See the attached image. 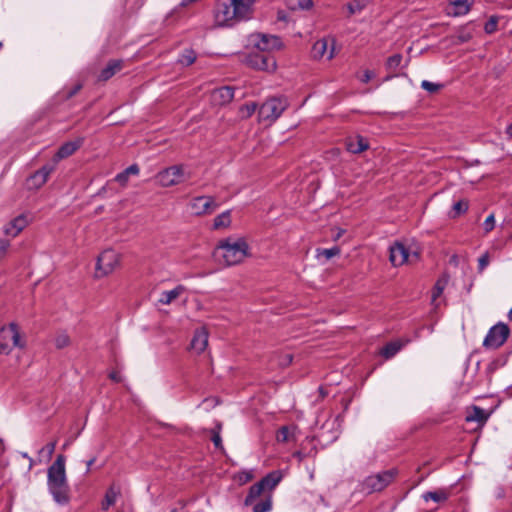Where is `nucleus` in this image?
<instances>
[{
	"instance_id": "nucleus-34",
	"label": "nucleus",
	"mask_w": 512,
	"mask_h": 512,
	"mask_svg": "<svg viewBox=\"0 0 512 512\" xmlns=\"http://www.w3.org/2000/svg\"><path fill=\"white\" fill-rule=\"evenodd\" d=\"M340 254V248L338 246H334L328 249H317V258H324L325 260H330L331 258Z\"/></svg>"
},
{
	"instance_id": "nucleus-7",
	"label": "nucleus",
	"mask_w": 512,
	"mask_h": 512,
	"mask_svg": "<svg viewBox=\"0 0 512 512\" xmlns=\"http://www.w3.org/2000/svg\"><path fill=\"white\" fill-rule=\"evenodd\" d=\"M120 255L113 249L104 250L97 258L96 277H104L112 273L119 265Z\"/></svg>"
},
{
	"instance_id": "nucleus-10",
	"label": "nucleus",
	"mask_w": 512,
	"mask_h": 512,
	"mask_svg": "<svg viewBox=\"0 0 512 512\" xmlns=\"http://www.w3.org/2000/svg\"><path fill=\"white\" fill-rule=\"evenodd\" d=\"M156 179L162 187H171L183 182L186 175L182 165H173L160 171Z\"/></svg>"
},
{
	"instance_id": "nucleus-45",
	"label": "nucleus",
	"mask_w": 512,
	"mask_h": 512,
	"mask_svg": "<svg viewBox=\"0 0 512 512\" xmlns=\"http://www.w3.org/2000/svg\"><path fill=\"white\" fill-rule=\"evenodd\" d=\"M290 429L288 426H282L276 434L278 442H287L290 439Z\"/></svg>"
},
{
	"instance_id": "nucleus-9",
	"label": "nucleus",
	"mask_w": 512,
	"mask_h": 512,
	"mask_svg": "<svg viewBox=\"0 0 512 512\" xmlns=\"http://www.w3.org/2000/svg\"><path fill=\"white\" fill-rule=\"evenodd\" d=\"M509 334V327L504 323H498L489 329L484 338L483 346L486 348L497 349L506 342Z\"/></svg>"
},
{
	"instance_id": "nucleus-54",
	"label": "nucleus",
	"mask_w": 512,
	"mask_h": 512,
	"mask_svg": "<svg viewBox=\"0 0 512 512\" xmlns=\"http://www.w3.org/2000/svg\"><path fill=\"white\" fill-rule=\"evenodd\" d=\"M488 264H489V256L487 253H485L478 259L479 270L482 271L483 269H485L488 266Z\"/></svg>"
},
{
	"instance_id": "nucleus-55",
	"label": "nucleus",
	"mask_w": 512,
	"mask_h": 512,
	"mask_svg": "<svg viewBox=\"0 0 512 512\" xmlns=\"http://www.w3.org/2000/svg\"><path fill=\"white\" fill-rule=\"evenodd\" d=\"M125 172L130 176H137L140 172L139 166L137 164H132L125 169Z\"/></svg>"
},
{
	"instance_id": "nucleus-40",
	"label": "nucleus",
	"mask_w": 512,
	"mask_h": 512,
	"mask_svg": "<svg viewBox=\"0 0 512 512\" xmlns=\"http://www.w3.org/2000/svg\"><path fill=\"white\" fill-rule=\"evenodd\" d=\"M272 508V502L270 498H266L256 503L253 507V512H268Z\"/></svg>"
},
{
	"instance_id": "nucleus-18",
	"label": "nucleus",
	"mask_w": 512,
	"mask_h": 512,
	"mask_svg": "<svg viewBox=\"0 0 512 512\" xmlns=\"http://www.w3.org/2000/svg\"><path fill=\"white\" fill-rule=\"evenodd\" d=\"M208 345V332L205 328L197 329L191 341V349L202 353Z\"/></svg>"
},
{
	"instance_id": "nucleus-15",
	"label": "nucleus",
	"mask_w": 512,
	"mask_h": 512,
	"mask_svg": "<svg viewBox=\"0 0 512 512\" xmlns=\"http://www.w3.org/2000/svg\"><path fill=\"white\" fill-rule=\"evenodd\" d=\"M84 139L83 138H77L73 141H68L62 144L55 155L52 158V161L54 163H58L62 159H65L69 156H71L73 153H75L82 145H83Z\"/></svg>"
},
{
	"instance_id": "nucleus-32",
	"label": "nucleus",
	"mask_w": 512,
	"mask_h": 512,
	"mask_svg": "<svg viewBox=\"0 0 512 512\" xmlns=\"http://www.w3.org/2000/svg\"><path fill=\"white\" fill-rule=\"evenodd\" d=\"M403 56L396 53L386 60L385 68L388 72H396L402 66Z\"/></svg>"
},
{
	"instance_id": "nucleus-26",
	"label": "nucleus",
	"mask_w": 512,
	"mask_h": 512,
	"mask_svg": "<svg viewBox=\"0 0 512 512\" xmlns=\"http://www.w3.org/2000/svg\"><path fill=\"white\" fill-rule=\"evenodd\" d=\"M422 498L424 501H434L436 503L444 502L448 499V493L444 489L436 490V491H427L422 494Z\"/></svg>"
},
{
	"instance_id": "nucleus-1",
	"label": "nucleus",
	"mask_w": 512,
	"mask_h": 512,
	"mask_svg": "<svg viewBox=\"0 0 512 512\" xmlns=\"http://www.w3.org/2000/svg\"><path fill=\"white\" fill-rule=\"evenodd\" d=\"M65 456L59 454L47 470V488L54 502L65 506L70 502V488L66 476Z\"/></svg>"
},
{
	"instance_id": "nucleus-3",
	"label": "nucleus",
	"mask_w": 512,
	"mask_h": 512,
	"mask_svg": "<svg viewBox=\"0 0 512 512\" xmlns=\"http://www.w3.org/2000/svg\"><path fill=\"white\" fill-rule=\"evenodd\" d=\"M289 107V100L285 96H275L266 99L258 108V121L272 125Z\"/></svg>"
},
{
	"instance_id": "nucleus-58",
	"label": "nucleus",
	"mask_w": 512,
	"mask_h": 512,
	"mask_svg": "<svg viewBox=\"0 0 512 512\" xmlns=\"http://www.w3.org/2000/svg\"><path fill=\"white\" fill-rule=\"evenodd\" d=\"M81 89V85L74 86L68 93L67 98L73 97L79 90Z\"/></svg>"
},
{
	"instance_id": "nucleus-27",
	"label": "nucleus",
	"mask_w": 512,
	"mask_h": 512,
	"mask_svg": "<svg viewBox=\"0 0 512 512\" xmlns=\"http://www.w3.org/2000/svg\"><path fill=\"white\" fill-rule=\"evenodd\" d=\"M265 490V487L262 485V483L259 481L255 484H253L250 489H249V492L245 498V505L246 506H249V505H252L253 502L263 493V491Z\"/></svg>"
},
{
	"instance_id": "nucleus-11",
	"label": "nucleus",
	"mask_w": 512,
	"mask_h": 512,
	"mask_svg": "<svg viewBox=\"0 0 512 512\" xmlns=\"http://www.w3.org/2000/svg\"><path fill=\"white\" fill-rule=\"evenodd\" d=\"M233 6L231 0H218L215 8V23L221 27H233L237 24L235 15H233Z\"/></svg>"
},
{
	"instance_id": "nucleus-47",
	"label": "nucleus",
	"mask_w": 512,
	"mask_h": 512,
	"mask_svg": "<svg viewBox=\"0 0 512 512\" xmlns=\"http://www.w3.org/2000/svg\"><path fill=\"white\" fill-rule=\"evenodd\" d=\"M421 87L430 93H434L441 88V85L437 84V83L430 82L428 80H423L421 83Z\"/></svg>"
},
{
	"instance_id": "nucleus-39",
	"label": "nucleus",
	"mask_w": 512,
	"mask_h": 512,
	"mask_svg": "<svg viewBox=\"0 0 512 512\" xmlns=\"http://www.w3.org/2000/svg\"><path fill=\"white\" fill-rule=\"evenodd\" d=\"M468 210V202L464 200L457 201L452 207V216L457 217Z\"/></svg>"
},
{
	"instance_id": "nucleus-17",
	"label": "nucleus",
	"mask_w": 512,
	"mask_h": 512,
	"mask_svg": "<svg viewBox=\"0 0 512 512\" xmlns=\"http://www.w3.org/2000/svg\"><path fill=\"white\" fill-rule=\"evenodd\" d=\"M234 98V89L230 86H223L212 92V100L216 105H226Z\"/></svg>"
},
{
	"instance_id": "nucleus-33",
	"label": "nucleus",
	"mask_w": 512,
	"mask_h": 512,
	"mask_svg": "<svg viewBox=\"0 0 512 512\" xmlns=\"http://www.w3.org/2000/svg\"><path fill=\"white\" fill-rule=\"evenodd\" d=\"M369 0H353L347 4L350 15L361 13L368 5Z\"/></svg>"
},
{
	"instance_id": "nucleus-6",
	"label": "nucleus",
	"mask_w": 512,
	"mask_h": 512,
	"mask_svg": "<svg viewBox=\"0 0 512 512\" xmlns=\"http://www.w3.org/2000/svg\"><path fill=\"white\" fill-rule=\"evenodd\" d=\"M249 45L258 52L270 53L280 50L283 43L280 37L263 33H255L249 36Z\"/></svg>"
},
{
	"instance_id": "nucleus-53",
	"label": "nucleus",
	"mask_w": 512,
	"mask_h": 512,
	"mask_svg": "<svg viewBox=\"0 0 512 512\" xmlns=\"http://www.w3.org/2000/svg\"><path fill=\"white\" fill-rule=\"evenodd\" d=\"M10 245V242L6 239H0V261L6 255L7 249Z\"/></svg>"
},
{
	"instance_id": "nucleus-21",
	"label": "nucleus",
	"mask_w": 512,
	"mask_h": 512,
	"mask_svg": "<svg viewBox=\"0 0 512 512\" xmlns=\"http://www.w3.org/2000/svg\"><path fill=\"white\" fill-rule=\"evenodd\" d=\"M186 288L183 285H177L169 291H163L160 294L158 302L163 305H169L176 300L180 295L185 292Z\"/></svg>"
},
{
	"instance_id": "nucleus-57",
	"label": "nucleus",
	"mask_w": 512,
	"mask_h": 512,
	"mask_svg": "<svg viewBox=\"0 0 512 512\" xmlns=\"http://www.w3.org/2000/svg\"><path fill=\"white\" fill-rule=\"evenodd\" d=\"M109 377L111 380L115 382H120L122 380V377L119 372L113 371L109 374Z\"/></svg>"
},
{
	"instance_id": "nucleus-51",
	"label": "nucleus",
	"mask_w": 512,
	"mask_h": 512,
	"mask_svg": "<svg viewBox=\"0 0 512 512\" xmlns=\"http://www.w3.org/2000/svg\"><path fill=\"white\" fill-rule=\"evenodd\" d=\"M211 440H212V442H213V444H214V446L216 448L223 449L222 438H221L220 433L218 431H214L213 432Z\"/></svg>"
},
{
	"instance_id": "nucleus-56",
	"label": "nucleus",
	"mask_w": 512,
	"mask_h": 512,
	"mask_svg": "<svg viewBox=\"0 0 512 512\" xmlns=\"http://www.w3.org/2000/svg\"><path fill=\"white\" fill-rule=\"evenodd\" d=\"M252 479V474L249 471H243L239 474V480L243 483L248 482Z\"/></svg>"
},
{
	"instance_id": "nucleus-12",
	"label": "nucleus",
	"mask_w": 512,
	"mask_h": 512,
	"mask_svg": "<svg viewBox=\"0 0 512 512\" xmlns=\"http://www.w3.org/2000/svg\"><path fill=\"white\" fill-rule=\"evenodd\" d=\"M219 204L212 196H197L191 199L189 208L191 213L195 216H203L212 214Z\"/></svg>"
},
{
	"instance_id": "nucleus-31",
	"label": "nucleus",
	"mask_w": 512,
	"mask_h": 512,
	"mask_svg": "<svg viewBox=\"0 0 512 512\" xmlns=\"http://www.w3.org/2000/svg\"><path fill=\"white\" fill-rule=\"evenodd\" d=\"M281 479H282V476H281L280 472L273 471V472L267 474L265 477H263L260 480V482L265 487V489L266 488L273 489L278 485V483L281 481Z\"/></svg>"
},
{
	"instance_id": "nucleus-59",
	"label": "nucleus",
	"mask_w": 512,
	"mask_h": 512,
	"mask_svg": "<svg viewBox=\"0 0 512 512\" xmlns=\"http://www.w3.org/2000/svg\"><path fill=\"white\" fill-rule=\"evenodd\" d=\"M95 461H96V457H92L91 459H89L86 462V471H85L86 474L90 472L92 465L95 463Z\"/></svg>"
},
{
	"instance_id": "nucleus-30",
	"label": "nucleus",
	"mask_w": 512,
	"mask_h": 512,
	"mask_svg": "<svg viewBox=\"0 0 512 512\" xmlns=\"http://www.w3.org/2000/svg\"><path fill=\"white\" fill-rule=\"evenodd\" d=\"M402 347L403 344L400 341L389 342L381 349L380 353L383 357L389 359L395 356Z\"/></svg>"
},
{
	"instance_id": "nucleus-14",
	"label": "nucleus",
	"mask_w": 512,
	"mask_h": 512,
	"mask_svg": "<svg viewBox=\"0 0 512 512\" xmlns=\"http://www.w3.org/2000/svg\"><path fill=\"white\" fill-rule=\"evenodd\" d=\"M231 3L237 23L247 21L252 17L256 0H231Z\"/></svg>"
},
{
	"instance_id": "nucleus-16",
	"label": "nucleus",
	"mask_w": 512,
	"mask_h": 512,
	"mask_svg": "<svg viewBox=\"0 0 512 512\" xmlns=\"http://www.w3.org/2000/svg\"><path fill=\"white\" fill-rule=\"evenodd\" d=\"M27 225V217L23 214L19 215L4 226V233L10 237H16Z\"/></svg>"
},
{
	"instance_id": "nucleus-4",
	"label": "nucleus",
	"mask_w": 512,
	"mask_h": 512,
	"mask_svg": "<svg viewBox=\"0 0 512 512\" xmlns=\"http://www.w3.org/2000/svg\"><path fill=\"white\" fill-rule=\"evenodd\" d=\"M26 342L21 338L19 327L11 322L0 328V355H8L13 347L24 348Z\"/></svg>"
},
{
	"instance_id": "nucleus-23",
	"label": "nucleus",
	"mask_w": 512,
	"mask_h": 512,
	"mask_svg": "<svg viewBox=\"0 0 512 512\" xmlns=\"http://www.w3.org/2000/svg\"><path fill=\"white\" fill-rule=\"evenodd\" d=\"M369 147L368 141L366 138L362 136H357L354 139H350L347 142V149L349 152L353 154L361 153L365 150H367Z\"/></svg>"
},
{
	"instance_id": "nucleus-20",
	"label": "nucleus",
	"mask_w": 512,
	"mask_h": 512,
	"mask_svg": "<svg viewBox=\"0 0 512 512\" xmlns=\"http://www.w3.org/2000/svg\"><path fill=\"white\" fill-rule=\"evenodd\" d=\"M123 67L122 60H111L108 62L105 68H103L99 74V80L107 81L119 72Z\"/></svg>"
},
{
	"instance_id": "nucleus-41",
	"label": "nucleus",
	"mask_w": 512,
	"mask_h": 512,
	"mask_svg": "<svg viewBox=\"0 0 512 512\" xmlns=\"http://www.w3.org/2000/svg\"><path fill=\"white\" fill-rule=\"evenodd\" d=\"M47 182L46 179H44L41 174L35 172L29 179L28 183L33 188H40Z\"/></svg>"
},
{
	"instance_id": "nucleus-25",
	"label": "nucleus",
	"mask_w": 512,
	"mask_h": 512,
	"mask_svg": "<svg viewBox=\"0 0 512 512\" xmlns=\"http://www.w3.org/2000/svg\"><path fill=\"white\" fill-rule=\"evenodd\" d=\"M120 494V489L112 485L109 487L105 493L104 500L102 501L101 508L106 511L110 506L114 505L118 496Z\"/></svg>"
},
{
	"instance_id": "nucleus-44",
	"label": "nucleus",
	"mask_w": 512,
	"mask_h": 512,
	"mask_svg": "<svg viewBox=\"0 0 512 512\" xmlns=\"http://www.w3.org/2000/svg\"><path fill=\"white\" fill-rule=\"evenodd\" d=\"M498 26V18L496 16H491L489 20L484 25V31L487 34H492L497 30Z\"/></svg>"
},
{
	"instance_id": "nucleus-62",
	"label": "nucleus",
	"mask_w": 512,
	"mask_h": 512,
	"mask_svg": "<svg viewBox=\"0 0 512 512\" xmlns=\"http://www.w3.org/2000/svg\"><path fill=\"white\" fill-rule=\"evenodd\" d=\"M505 133L509 138H512V123L506 127Z\"/></svg>"
},
{
	"instance_id": "nucleus-63",
	"label": "nucleus",
	"mask_w": 512,
	"mask_h": 512,
	"mask_svg": "<svg viewBox=\"0 0 512 512\" xmlns=\"http://www.w3.org/2000/svg\"><path fill=\"white\" fill-rule=\"evenodd\" d=\"M20 455L27 460L30 458L27 452H21Z\"/></svg>"
},
{
	"instance_id": "nucleus-48",
	"label": "nucleus",
	"mask_w": 512,
	"mask_h": 512,
	"mask_svg": "<svg viewBox=\"0 0 512 512\" xmlns=\"http://www.w3.org/2000/svg\"><path fill=\"white\" fill-rule=\"evenodd\" d=\"M494 226H495V219H494V215L491 214L484 221L483 228H484L485 232H490L491 230H493Z\"/></svg>"
},
{
	"instance_id": "nucleus-8",
	"label": "nucleus",
	"mask_w": 512,
	"mask_h": 512,
	"mask_svg": "<svg viewBox=\"0 0 512 512\" xmlns=\"http://www.w3.org/2000/svg\"><path fill=\"white\" fill-rule=\"evenodd\" d=\"M245 63L251 68L267 72H273L277 67L276 59L272 54L258 51L248 53L245 57Z\"/></svg>"
},
{
	"instance_id": "nucleus-38",
	"label": "nucleus",
	"mask_w": 512,
	"mask_h": 512,
	"mask_svg": "<svg viewBox=\"0 0 512 512\" xmlns=\"http://www.w3.org/2000/svg\"><path fill=\"white\" fill-rule=\"evenodd\" d=\"M55 346L58 349H63L70 344V338L67 333L61 332L59 333L54 340Z\"/></svg>"
},
{
	"instance_id": "nucleus-2",
	"label": "nucleus",
	"mask_w": 512,
	"mask_h": 512,
	"mask_svg": "<svg viewBox=\"0 0 512 512\" xmlns=\"http://www.w3.org/2000/svg\"><path fill=\"white\" fill-rule=\"evenodd\" d=\"M214 256L226 266L237 265L249 256V245L244 238L228 237L216 246Z\"/></svg>"
},
{
	"instance_id": "nucleus-37",
	"label": "nucleus",
	"mask_w": 512,
	"mask_h": 512,
	"mask_svg": "<svg viewBox=\"0 0 512 512\" xmlns=\"http://www.w3.org/2000/svg\"><path fill=\"white\" fill-rule=\"evenodd\" d=\"M313 5L312 0H288V6L295 10L301 9L306 10L311 8Z\"/></svg>"
},
{
	"instance_id": "nucleus-13",
	"label": "nucleus",
	"mask_w": 512,
	"mask_h": 512,
	"mask_svg": "<svg viewBox=\"0 0 512 512\" xmlns=\"http://www.w3.org/2000/svg\"><path fill=\"white\" fill-rule=\"evenodd\" d=\"M419 256L417 251H411L403 243L396 242L389 248V259L393 266H401L408 262L410 258L417 259Z\"/></svg>"
},
{
	"instance_id": "nucleus-5",
	"label": "nucleus",
	"mask_w": 512,
	"mask_h": 512,
	"mask_svg": "<svg viewBox=\"0 0 512 512\" xmlns=\"http://www.w3.org/2000/svg\"><path fill=\"white\" fill-rule=\"evenodd\" d=\"M396 475V469H390L369 475L361 482V491L367 494L382 491L394 480Z\"/></svg>"
},
{
	"instance_id": "nucleus-46",
	"label": "nucleus",
	"mask_w": 512,
	"mask_h": 512,
	"mask_svg": "<svg viewBox=\"0 0 512 512\" xmlns=\"http://www.w3.org/2000/svg\"><path fill=\"white\" fill-rule=\"evenodd\" d=\"M504 364H505L504 360L495 359L488 364L486 371L488 374H493L499 367H502Z\"/></svg>"
},
{
	"instance_id": "nucleus-29",
	"label": "nucleus",
	"mask_w": 512,
	"mask_h": 512,
	"mask_svg": "<svg viewBox=\"0 0 512 512\" xmlns=\"http://www.w3.org/2000/svg\"><path fill=\"white\" fill-rule=\"evenodd\" d=\"M196 58V52L191 48H186L179 54L177 63L187 67L192 65L195 62Z\"/></svg>"
},
{
	"instance_id": "nucleus-49",
	"label": "nucleus",
	"mask_w": 512,
	"mask_h": 512,
	"mask_svg": "<svg viewBox=\"0 0 512 512\" xmlns=\"http://www.w3.org/2000/svg\"><path fill=\"white\" fill-rule=\"evenodd\" d=\"M114 180L120 185L125 186L129 180V175L123 170L115 176Z\"/></svg>"
},
{
	"instance_id": "nucleus-64",
	"label": "nucleus",
	"mask_w": 512,
	"mask_h": 512,
	"mask_svg": "<svg viewBox=\"0 0 512 512\" xmlns=\"http://www.w3.org/2000/svg\"><path fill=\"white\" fill-rule=\"evenodd\" d=\"M509 320L512 321V308L510 309L508 313Z\"/></svg>"
},
{
	"instance_id": "nucleus-42",
	"label": "nucleus",
	"mask_w": 512,
	"mask_h": 512,
	"mask_svg": "<svg viewBox=\"0 0 512 512\" xmlns=\"http://www.w3.org/2000/svg\"><path fill=\"white\" fill-rule=\"evenodd\" d=\"M447 280L445 279H439L435 283V286L433 288L432 292V301L434 302L442 293L446 286Z\"/></svg>"
},
{
	"instance_id": "nucleus-35",
	"label": "nucleus",
	"mask_w": 512,
	"mask_h": 512,
	"mask_svg": "<svg viewBox=\"0 0 512 512\" xmlns=\"http://www.w3.org/2000/svg\"><path fill=\"white\" fill-rule=\"evenodd\" d=\"M257 109L258 107L255 102L246 103L239 108V115L242 119H247L251 117Z\"/></svg>"
},
{
	"instance_id": "nucleus-52",
	"label": "nucleus",
	"mask_w": 512,
	"mask_h": 512,
	"mask_svg": "<svg viewBox=\"0 0 512 512\" xmlns=\"http://www.w3.org/2000/svg\"><path fill=\"white\" fill-rule=\"evenodd\" d=\"M56 442H50L45 447H43L39 453L45 452L48 457H51L55 451Z\"/></svg>"
},
{
	"instance_id": "nucleus-22",
	"label": "nucleus",
	"mask_w": 512,
	"mask_h": 512,
	"mask_svg": "<svg viewBox=\"0 0 512 512\" xmlns=\"http://www.w3.org/2000/svg\"><path fill=\"white\" fill-rule=\"evenodd\" d=\"M449 3L453 7L454 16H463L470 11L473 0H449Z\"/></svg>"
},
{
	"instance_id": "nucleus-19",
	"label": "nucleus",
	"mask_w": 512,
	"mask_h": 512,
	"mask_svg": "<svg viewBox=\"0 0 512 512\" xmlns=\"http://www.w3.org/2000/svg\"><path fill=\"white\" fill-rule=\"evenodd\" d=\"M329 40L328 39H320L316 41L312 47V54L314 58H323L326 56L328 60L332 59L334 56V48L327 52Z\"/></svg>"
},
{
	"instance_id": "nucleus-24",
	"label": "nucleus",
	"mask_w": 512,
	"mask_h": 512,
	"mask_svg": "<svg viewBox=\"0 0 512 512\" xmlns=\"http://www.w3.org/2000/svg\"><path fill=\"white\" fill-rule=\"evenodd\" d=\"M489 416H490V413H488L486 410H484L478 406H473L472 412L466 416V421L467 422H477L478 424L483 425L486 423Z\"/></svg>"
},
{
	"instance_id": "nucleus-43",
	"label": "nucleus",
	"mask_w": 512,
	"mask_h": 512,
	"mask_svg": "<svg viewBox=\"0 0 512 512\" xmlns=\"http://www.w3.org/2000/svg\"><path fill=\"white\" fill-rule=\"evenodd\" d=\"M57 164H58V163H54V162L52 161V163H48V164L43 165V166H42L39 170H37L36 172H37V173H39V174H41V176H42L44 179L48 180V178H49L50 174L55 170V168H56V165H57Z\"/></svg>"
},
{
	"instance_id": "nucleus-50",
	"label": "nucleus",
	"mask_w": 512,
	"mask_h": 512,
	"mask_svg": "<svg viewBox=\"0 0 512 512\" xmlns=\"http://www.w3.org/2000/svg\"><path fill=\"white\" fill-rule=\"evenodd\" d=\"M375 73L371 70H365L362 75L358 76V79L362 83H368L372 78H374Z\"/></svg>"
},
{
	"instance_id": "nucleus-36",
	"label": "nucleus",
	"mask_w": 512,
	"mask_h": 512,
	"mask_svg": "<svg viewBox=\"0 0 512 512\" xmlns=\"http://www.w3.org/2000/svg\"><path fill=\"white\" fill-rule=\"evenodd\" d=\"M472 31L469 30L467 27H461L456 35H455V43L457 44H463L472 39Z\"/></svg>"
},
{
	"instance_id": "nucleus-61",
	"label": "nucleus",
	"mask_w": 512,
	"mask_h": 512,
	"mask_svg": "<svg viewBox=\"0 0 512 512\" xmlns=\"http://www.w3.org/2000/svg\"><path fill=\"white\" fill-rule=\"evenodd\" d=\"M293 457L297 458L299 461H303L306 455L302 451H296L294 452Z\"/></svg>"
},
{
	"instance_id": "nucleus-28",
	"label": "nucleus",
	"mask_w": 512,
	"mask_h": 512,
	"mask_svg": "<svg viewBox=\"0 0 512 512\" xmlns=\"http://www.w3.org/2000/svg\"><path fill=\"white\" fill-rule=\"evenodd\" d=\"M230 225H231V211L230 210H226L214 218L213 229H215V230L227 228Z\"/></svg>"
},
{
	"instance_id": "nucleus-60",
	"label": "nucleus",
	"mask_w": 512,
	"mask_h": 512,
	"mask_svg": "<svg viewBox=\"0 0 512 512\" xmlns=\"http://www.w3.org/2000/svg\"><path fill=\"white\" fill-rule=\"evenodd\" d=\"M277 20H279V21H287V14H286V12L283 11V10L278 11V13H277Z\"/></svg>"
}]
</instances>
